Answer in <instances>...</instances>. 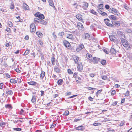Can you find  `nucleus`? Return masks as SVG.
I'll list each match as a JSON object with an SVG mask.
<instances>
[{
  "instance_id": "obj_41",
  "label": "nucleus",
  "mask_w": 132,
  "mask_h": 132,
  "mask_svg": "<svg viewBox=\"0 0 132 132\" xmlns=\"http://www.w3.org/2000/svg\"><path fill=\"white\" fill-rule=\"evenodd\" d=\"M5 31L9 33H11L12 32L11 29L9 27H6Z\"/></svg>"
},
{
  "instance_id": "obj_7",
  "label": "nucleus",
  "mask_w": 132,
  "mask_h": 132,
  "mask_svg": "<svg viewBox=\"0 0 132 132\" xmlns=\"http://www.w3.org/2000/svg\"><path fill=\"white\" fill-rule=\"evenodd\" d=\"M110 22V20L108 19H104V22L107 26L110 27H114V26L112 24L110 23L109 22Z\"/></svg>"
},
{
  "instance_id": "obj_61",
  "label": "nucleus",
  "mask_w": 132,
  "mask_h": 132,
  "mask_svg": "<svg viewBox=\"0 0 132 132\" xmlns=\"http://www.w3.org/2000/svg\"><path fill=\"white\" fill-rule=\"evenodd\" d=\"M103 51L105 52L106 54H109L108 51L107 49H103Z\"/></svg>"
},
{
  "instance_id": "obj_62",
  "label": "nucleus",
  "mask_w": 132,
  "mask_h": 132,
  "mask_svg": "<svg viewBox=\"0 0 132 132\" xmlns=\"http://www.w3.org/2000/svg\"><path fill=\"white\" fill-rule=\"evenodd\" d=\"M5 75L6 77L9 78H10V76L8 73H5Z\"/></svg>"
},
{
  "instance_id": "obj_9",
  "label": "nucleus",
  "mask_w": 132,
  "mask_h": 132,
  "mask_svg": "<svg viewBox=\"0 0 132 132\" xmlns=\"http://www.w3.org/2000/svg\"><path fill=\"white\" fill-rule=\"evenodd\" d=\"M100 59L99 58H97L96 57H94L92 60V61H90V62L93 63H97L100 60Z\"/></svg>"
},
{
  "instance_id": "obj_14",
  "label": "nucleus",
  "mask_w": 132,
  "mask_h": 132,
  "mask_svg": "<svg viewBox=\"0 0 132 132\" xmlns=\"http://www.w3.org/2000/svg\"><path fill=\"white\" fill-rule=\"evenodd\" d=\"M76 130H83L85 129V127L82 125L80 126L75 128Z\"/></svg>"
},
{
  "instance_id": "obj_22",
  "label": "nucleus",
  "mask_w": 132,
  "mask_h": 132,
  "mask_svg": "<svg viewBox=\"0 0 132 132\" xmlns=\"http://www.w3.org/2000/svg\"><path fill=\"white\" fill-rule=\"evenodd\" d=\"M76 17L77 19L81 21H83V20L82 19V15L81 14H78L76 15Z\"/></svg>"
},
{
  "instance_id": "obj_64",
  "label": "nucleus",
  "mask_w": 132,
  "mask_h": 132,
  "mask_svg": "<svg viewBox=\"0 0 132 132\" xmlns=\"http://www.w3.org/2000/svg\"><path fill=\"white\" fill-rule=\"evenodd\" d=\"M15 71L18 73H20V70L18 68H16L15 70Z\"/></svg>"
},
{
  "instance_id": "obj_44",
  "label": "nucleus",
  "mask_w": 132,
  "mask_h": 132,
  "mask_svg": "<svg viewBox=\"0 0 132 132\" xmlns=\"http://www.w3.org/2000/svg\"><path fill=\"white\" fill-rule=\"evenodd\" d=\"M40 23L43 25H45L47 24V22L44 20H43L40 22Z\"/></svg>"
},
{
  "instance_id": "obj_45",
  "label": "nucleus",
  "mask_w": 132,
  "mask_h": 132,
  "mask_svg": "<svg viewBox=\"0 0 132 132\" xmlns=\"http://www.w3.org/2000/svg\"><path fill=\"white\" fill-rule=\"evenodd\" d=\"M39 20H40L38 18H35L34 19V22L35 23H36L37 22V23L39 22Z\"/></svg>"
},
{
  "instance_id": "obj_57",
  "label": "nucleus",
  "mask_w": 132,
  "mask_h": 132,
  "mask_svg": "<svg viewBox=\"0 0 132 132\" xmlns=\"http://www.w3.org/2000/svg\"><path fill=\"white\" fill-rule=\"evenodd\" d=\"M85 38H89L90 37L88 33L85 34Z\"/></svg>"
},
{
  "instance_id": "obj_52",
  "label": "nucleus",
  "mask_w": 132,
  "mask_h": 132,
  "mask_svg": "<svg viewBox=\"0 0 132 132\" xmlns=\"http://www.w3.org/2000/svg\"><path fill=\"white\" fill-rule=\"evenodd\" d=\"M102 79L104 80L107 79L108 77L106 76H101Z\"/></svg>"
},
{
  "instance_id": "obj_46",
  "label": "nucleus",
  "mask_w": 132,
  "mask_h": 132,
  "mask_svg": "<svg viewBox=\"0 0 132 132\" xmlns=\"http://www.w3.org/2000/svg\"><path fill=\"white\" fill-rule=\"evenodd\" d=\"M16 18L18 19V20L17 21L18 22H22V21H21V20H22V19H21V18L19 16H16Z\"/></svg>"
},
{
  "instance_id": "obj_23",
  "label": "nucleus",
  "mask_w": 132,
  "mask_h": 132,
  "mask_svg": "<svg viewBox=\"0 0 132 132\" xmlns=\"http://www.w3.org/2000/svg\"><path fill=\"white\" fill-rule=\"evenodd\" d=\"M7 25L10 27H11L13 25V23L11 21H8L7 22Z\"/></svg>"
},
{
  "instance_id": "obj_43",
  "label": "nucleus",
  "mask_w": 132,
  "mask_h": 132,
  "mask_svg": "<svg viewBox=\"0 0 132 132\" xmlns=\"http://www.w3.org/2000/svg\"><path fill=\"white\" fill-rule=\"evenodd\" d=\"M90 12L96 15H97V13L93 9H92L90 10Z\"/></svg>"
},
{
  "instance_id": "obj_31",
  "label": "nucleus",
  "mask_w": 132,
  "mask_h": 132,
  "mask_svg": "<svg viewBox=\"0 0 132 132\" xmlns=\"http://www.w3.org/2000/svg\"><path fill=\"white\" fill-rule=\"evenodd\" d=\"M55 59L54 56H52L51 57V61L53 65L54 64L55 62Z\"/></svg>"
},
{
  "instance_id": "obj_8",
  "label": "nucleus",
  "mask_w": 132,
  "mask_h": 132,
  "mask_svg": "<svg viewBox=\"0 0 132 132\" xmlns=\"http://www.w3.org/2000/svg\"><path fill=\"white\" fill-rule=\"evenodd\" d=\"M84 47V46L83 44H80L77 46L76 48V50L77 52H79L81 51Z\"/></svg>"
},
{
  "instance_id": "obj_30",
  "label": "nucleus",
  "mask_w": 132,
  "mask_h": 132,
  "mask_svg": "<svg viewBox=\"0 0 132 132\" xmlns=\"http://www.w3.org/2000/svg\"><path fill=\"white\" fill-rule=\"evenodd\" d=\"M45 73L44 71H42L40 74V78L41 79H43L45 76Z\"/></svg>"
},
{
  "instance_id": "obj_58",
  "label": "nucleus",
  "mask_w": 132,
  "mask_h": 132,
  "mask_svg": "<svg viewBox=\"0 0 132 132\" xmlns=\"http://www.w3.org/2000/svg\"><path fill=\"white\" fill-rule=\"evenodd\" d=\"M5 125V123L4 122L1 123L0 124V126L3 127H4Z\"/></svg>"
},
{
  "instance_id": "obj_26",
  "label": "nucleus",
  "mask_w": 132,
  "mask_h": 132,
  "mask_svg": "<svg viewBox=\"0 0 132 132\" xmlns=\"http://www.w3.org/2000/svg\"><path fill=\"white\" fill-rule=\"evenodd\" d=\"M63 83V81L62 79H59L57 82V83L59 85H61Z\"/></svg>"
},
{
  "instance_id": "obj_21",
  "label": "nucleus",
  "mask_w": 132,
  "mask_h": 132,
  "mask_svg": "<svg viewBox=\"0 0 132 132\" xmlns=\"http://www.w3.org/2000/svg\"><path fill=\"white\" fill-rule=\"evenodd\" d=\"M83 5L82 6V8L85 10L87 8L88 6V4L86 2H83Z\"/></svg>"
},
{
  "instance_id": "obj_37",
  "label": "nucleus",
  "mask_w": 132,
  "mask_h": 132,
  "mask_svg": "<svg viewBox=\"0 0 132 132\" xmlns=\"http://www.w3.org/2000/svg\"><path fill=\"white\" fill-rule=\"evenodd\" d=\"M67 72L69 75H72L73 73V72L70 69H68L67 70Z\"/></svg>"
},
{
  "instance_id": "obj_16",
  "label": "nucleus",
  "mask_w": 132,
  "mask_h": 132,
  "mask_svg": "<svg viewBox=\"0 0 132 132\" xmlns=\"http://www.w3.org/2000/svg\"><path fill=\"white\" fill-rule=\"evenodd\" d=\"M6 94L7 96L11 95L13 94L12 91L10 89H7L6 92Z\"/></svg>"
},
{
  "instance_id": "obj_15",
  "label": "nucleus",
  "mask_w": 132,
  "mask_h": 132,
  "mask_svg": "<svg viewBox=\"0 0 132 132\" xmlns=\"http://www.w3.org/2000/svg\"><path fill=\"white\" fill-rule=\"evenodd\" d=\"M48 2L49 3V5L52 7L55 10L56 9L55 6L54 5L53 1L52 0H48Z\"/></svg>"
},
{
  "instance_id": "obj_49",
  "label": "nucleus",
  "mask_w": 132,
  "mask_h": 132,
  "mask_svg": "<svg viewBox=\"0 0 132 132\" xmlns=\"http://www.w3.org/2000/svg\"><path fill=\"white\" fill-rule=\"evenodd\" d=\"M125 95L126 96H129L130 95V92L129 90H127L125 94Z\"/></svg>"
},
{
  "instance_id": "obj_18",
  "label": "nucleus",
  "mask_w": 132,
  "mask_h": 132,
  "mask_svg": "<svg viewBox=\"0 0 132 132\" xmlns=\"http://www.w3.org/2000/svg\"><path fill=\"white\" fill-rule=\"evenodd\" d=\"M23 9L26 10H29V7L25 3H23L22 6Z\"/></svg>"
},
{
  "instance_id": "obj_48",
  "label": "nucleus",
  "mask_w": 132,
  "mask_h": 132,
  "mask_svg": "<svg viewBox=\"0 0 132 132\" xmlns=\"http://www.w3.org/2000/svg\"><path fill=\"white\" fill-rule=\"evenodd\" d=\"M93 125L94 126H97L101 125V123H100L97 122L95 123H93Z\"/></svg>"
},
{
  "instance_id": "obj_1",
  "label": "nucleus",
  "mask_w": 132,
  "mask_h": 132,
  "mask_svg": "<svg viewBox=\"0 0 132 132\" xmlns=\"http://www.w3.org/2000/svg\"><path fill=\"white\" fill-rule=\"evenodd\" d=\"M121 42L123 46L127 50H129L131 48V46L130 44L125 39L122 38Z\"/></svg>"
},
{
  "instance_id": "obj_60",
  "label": "nucleus",
  "mask_w": 132,
  "mask_h": 132,
  "mask_svg": "<svg viewBox=\"0 0 132 132\" xmlns=\"http://www.w3.org/2000/svg\"><path fill=\"white\" fill-rule=\"evenodd\" d=\"M80 120H81V119H75L74 120V122H77Z\"/></svg>"
},
{
  "instance_id": "obj_35",
  "label": "nucleus",
  "mask_w": 132,
  "mask_h": 132,
  "mask_svg": "<svg viewBox=\"0 0 132 132\" xmlns=\"http://www.w3.org/2000/svg\"><path fill=\"white\" fill-rule=\"evenodd\" d=\"M10 82L12 83L15 84L17 82L16 80L12 78L10 79Z\"/></svg>"
},
{
  "instance_id": "obj_19",
  "label": "nucleus",
  "mask_w": 132,
  "mask_h": 132,
  "mask_svg": "<svg viewBox=\"0 0 132 132\" xmlns=\"http://www.w3.org/2000/svg\"><path fill=\"white\" fill-rule=\"evenodd\" d=\"M86 56L90 61V62L92 61V55L91 54L89 53H87L86 54Z\"/></svg>"
},
{
  "instance_id": "obj_39",
  "label": "nucleus",
  "mask_w": 132,
  "mask_h": 132,
  "mask_svg": "<svg viewBox=\"0 0 132 132\" xmlns=\"http://www.w3.org/2000/svg\"><path fill=\"white\" fill-rule=\"evenodd\" d=\"M103 5L102 4H100L98 5L97 6V7L99 9H103Z\"/></svg>"
},
{
  "instance_id": "obj_51",
  "label": "nucleus",
  "mask_w": 132,
  "mask_h": 132,
  "mask_svg": "<svg viewBox=\"0 0 132 132\" xmlns=\"http://www.w3.org/2000/svg\"><path fill=\"white\" fill-rule=\"evenodd\" d=\"M52 35L53 38L54 39H56L57 38V36L56 35V33L55 32L53 33Z\"/></svg>"
},
{
  "instance_id": "obj_36",
  "label": "nucleus",
  "mask_w": 132,
  "mask_h": 132,
  "mask_svg": "<svg viewBox=\"0 0 132 132\" xmlns=\"http://www.w3.org/2000/svg\"><path fill=\"white\" fill-rule=\"evenodd\" d=\"M15 8V6L13 2L10 5V8L11 10H13Z\"/></svg>"
},
{
  "instance_id": "obj_25",
  "label": "nucleus",
  "mask_w": 132,
  "mask_h": 132,
  "mask_svg": "<svg viewBox=\"0 0 132 132\" xmlns=\"http://www.w3.org/2000/svg\"><path fill=\"white\" fill-rule=\"evenodd\" d=\"M5 107L6 109H8L11 110L12 108V107L11 104H7L5 105Z\"/></svg>"
},
{
  "instance_id": "obj_34",
  "label": "nucleus",
  "mask_w": 132,
  "mask_h": 132,
  "mask_svg": "<svg viewBox=\"0 0 132 132\" xmlns=\"http://www.w3.org/2000/svg\"><path fill=\"white\" fill-rule=\"evenodd\" d=\"M30 50H29L28 49H27L25 51L24 53L23 54V55H27L29 54L30 53Z\"/></svg>"
},
{
  "instance_id": "obj_53",
  "label": "nucleus",
  "mask_w": 132,
  "mask_h": 132,
  "mask_svg": "<svg viewBox=\"0 0 132 132\" xmlns=\"http://www.w3.org/2000/svg\"><path fill=\"white\" fill-rule=\"evenodd\" d=\"M87 88L88 89V90H94L95 89V88H93L92 87H88L86 88Z\"/></svg>"
},
{
  "instance_id": "obj_56",
  "label": "nucleus",
  "mask_w": 132,
  "mask_h": 132,
  "mask_svg": "<svg viewBox=\"0 0 132 132\" xmlns=\"http://www.w3.org/2000/svg\"><path fill=\"white\" fill-rule=\"evenodd\" d=\"M64 33L63 32H59L58 34V35L59 36L62 37L64 35Z\"/></svg>"
},
{
  "instance_id": "obj_10",
  "label": "nucleus",
  "mask_w": 132,
  "mask_h": 132,
  "mask_svg": "<svg viewBox=\"0 0 132 132\" xmlns=\"http://www.w3.org/2000/svg\"><path fill=\"white\" fill-rule=\"evenodd\" d=\"M73 58L75 63L76 64H78L79 63V57L74 55L73 56Z\"/></svg>"
},
{
  "instance_id": "obj_54",
  "label": "nucleus",
  "mask_w": 132,
  "mask_h": 132,
  "mask_svg": "<svg viewBox=\"0 0 132 132\" xmlns=\"http://www.w3.org/2000/svg\"><path fill=\"white\" fill-rule=\"evenodd\" d=\"M45 18L44 16V15L43 14H41L40 16V17L39 18L41 20H42L44 19Z\"/></svg>"
},
{
  "instance_id": "obj_11",
  "label": "nucleus",
  "mask_w": 132,
  "mask_h": 132,
  "mask_svg": "<svg viewBox=\"0 0 132 132\" xmlns=\"http://www.w3.org/2000/svg\"><path fill=\"white\" fill-rule=\"evenodd\" d=\"M112 24H113V26L114 25L115 26L118 27L120 25V22L118 21H115L112 20L111 21Z\"/></svg>"
},
{
  "instance_id": "obj_5",
  "label": "nucleus",
  "mask_w": 132,
  "mask_h": 132,
  "mask_svg": "<svg viewBox=\"0 0 132 132\" xmlns=\"http://www.w3.org/2000/svg\"><path fill=\"white\" fill-rule=\"evenodd\" d=\"M30 31L32 33H34L36 31V26L34 23H32L30 26Z\"/></svg>"
},
{
  "instance_id": "obj_28",
  "label": "nucleus",
  "mask_w": 132,
  "mask_h": 132,
  "mask_svg": "<svg viewBox=\"0 0 132 132\" xmlns=\"http://www.w3.org/2000/svg\"><path fill=\"white\" fill-rule=\"evenodd\" d=\"M43 41L40 39L37 42L38 45H40L42 47L43 45Z\"/></svg>"
},
{
  "instance_id": "obj_3",
  "label": "nucleus",
  "mask_w": 132,
  "mask_h": 132,
  "mask_svg": "<svg viewBox=\"0 0 132 132\" xmlns=\"http://www.w3.org/2000/svg\"><path fill=\"white\" fill-rule=\"evenodd\" d=\"M56 65L54 67V70L57 73H60L61 72V67H60L58 62L56 63Z\"/></svg>"
},
{
  "instance_id": "obj_12",
  "label": "nucleus",
  "mask_w": 132,
  "mask_h": 132,
  "mask_svg": "<svg viewBox=\"0 0 132 132\" xmlns=\"http://www.w3.org/2000/svg\"><path fill=\"white\" fill-rule=\"evenodd\" d=\"M77 26L79 30H82L84 28L83 24L80 22H78L77 23Z\"/></svg>"
},
{
  "instance_id": "obj_55",
  "label": "nucleus",
  "mask_w": 132,
  "mask_h": 132,
  "mask_svg": "<svg viewBox=\"0 0 132 132\" xmlns=\"http://www.w3.org/2000/svg\"><path fill=\"white\" fill-rule=\"evenodd\" d=\"M13 130H14L20 131L21 130V129L19 128H13Z\"/></svg>"
},
{
  "instance_id": "obj_27",
  "label": "nucleus",
  "mask_w": 132,
  "mask_h": 132,
  "mask_svg": "<svg viewBox=\"0 0 132 132\" xmlns=\"http://www.w3.org/2000/svg\"><path fill=\"white\" fill-rule=\"evenodd\" d=\"M28 83L30 85L35 86L37 84L36 82L35 81H31L29 82H28Z\"/></svg>"
},
{
  "instance_id": "obj_2",
  "label": "nucleus",
  "mask_w": 132,
  "mask_h": 132,
  "mask_svg": "<svg viewBox=\"0 0 132 132\" xmlns=\"http://www.w3.org/2000/svg\"><path fill=\"white\" fill-rule=\"evenodd\" d=\"M109 11L111 13L119 18H120L121 16L119 12L114 8H111L109 10Z\"/></svg>"
},
{
  "instance_id": "obj_4",
  "label": "nucleus",
  "mask_w": 132,
  "mask_h": 132,
  "mask_svg": "<svg viewBox=\"0 0 132 132\" xmlns=\"http://www.w3.org/2000/svg\"><path fill=\"white\" fill-rule=\"evenodd\" d=\"M63 44L65 47L68 49H70L71 46L70 43L67 40H64L63 42Z\"/></svg>"
},
{
  "instance_id": "obj_6",
  "label": "nucleus",
  "mask_w": 132,
  "mask_h": 132,
  "mask_svg": "<svg viewBox=\"0 0 132 132\" xmlns=\"http://www.w3.org/2000/svg\"><path fill=\"white\" fill-rule=\"evenodd\" d=\"M77 70L80 72H82L83 69V67L82 64L80 62L78 63V64H76Z\"/></svg>"
},
{
  "instance_id": "obj_24",
  "label": "nucleus",
  "mask_w": 132,
  "mask_h": 132,
  "mask_svg": "<svg viewBox=\"0 0 132 132\" xmlns=\"http://www.w3.org/2000/svg\"><path fill=\"white\" fill-rule=\"evenodd\" d=\"M76 82L77 83L79 84L81 82V78L79 77H78L77 78L75 79Z\"/></svg>"
},
{
  "instance_id": "obj_42",
  "label": "nucleus",
  "mask_w": 132,
  "mask_h": 132,
  "mask_svg": "<svg viewBox=\"0 0 132 132\" xmlns=\"http://www.w3.org/2000/svg\"><path fill=\"white\" fill-rule=\"evenodd\" d=\"M31 101L33 103H34L36 102V99L35 96H33L31 99Z\"/></svg>"
},
{
  "instance_id": "obj_63",
  "label": "nucleus",
  "mask_w": 132,
  "mask_h": 132,
  "mask_svg": "<svg viewBox=\"0 0 132 132\" xmlns=\"http://www.w3.org/2000/svg\"><path fill=\"white\" fill-rule=\"evenodd\" d=\"M31 55H32V56H31L33 58H34L35 56V52H34L33 53H31Z\"/></svg>"
},
{
  "instance_id": "obj_50",
  "label": "nucleus",
  "mask_w": 132,
  "mask_h": 132,
  "mask_svg": "<svg viewBox=\"0 0 132 132\" xmlns=\"http://www.w3.org/2000/svg\"><path fill=\"white\" fill-rule=\"evenodd\" d=\"M101 63L103 65H105L106 64V61L105 60H103L101 61Z\"/></svg>"
},
{
  "instance_id": "obj_13",
  "label": "nucleus",
  "mask_w": 132,
  "mask_h": 132,
  "mask_svg": "<svg viewBox=\"0 0 132 132\" xmlns=\"http://www.w3.org/2000/svg\"><path fill=\"white\" fill-rule=\"evenodd\" d=\"M109 38L111 40L113 41L114 42H117V39L116 38V37L113 35H111L109 36Z\"/></svg>"
},
{
  "instance_id": "obj_17",
  "label": "nucleus",
  "mask_w": 132,
  "mask_h": 132,
  "mask_svg": "<svg viewBox=\"0 0 132 132\" xmlns=\"http://www.w3.org/2000/svg\"><path fill=\"white\" fill-rule=\"evenodd\" d=\"M97 11L99 13H100L102 16H108V15L106 13L102 11L100 9H98L97 10Z\"/></svg>"
},
{
  "instance_id": "obj_38",
  "label": "nucleus",
  "mask_w": 132,
  "mask_h": 132,
  "mask_svg": "<svg viewBox=\"0 0 132 132\" xmlns=\"http://www.w3.org/2000/svg\"><path fill=\"white\" fill-rule=\"evenodd\" d=\"M41 14L40 12H38L34 14V15L35 16L38 17L39 18Z\"/></svg>"
},
{
  "instance_id": "obj_29",
  "label": "nucleus",
  "mask_w": 132,
  "mask_h": 132,
  "mask_svg": "<svg viewBox=\"0 0 132 132\" xmlns=\"http://www.w3.org/2000/svg\"><path fill=\"white\" fill-rule=\"evenodd\" d=\"M36 34L39 38H41L43 37V34L39 31L37 32Z\"/></svg>"
},
{
  "instance_id": "obj_20",
  "label": "nucleus",
  "mask_w": 132,
  "mask_h": 132,
  "mask_svg": "<svg viewBox=\"0 0 132 132\" xmlns=\"http://www.w3.org/2000/svg\"><path fill=\"white\" fill-rule=\"evenodd\" d=\"M109 18L111 20H116L117 19V17L116 16H114V15H111L109 16Z\"/></svg>"
},
{
  "instance_id": "obj_40",
  "label": "nucleus",
  "mask_w": 132,
  "mask_h": 132,
  "mask_svg": "<svg viewBox=\"0 0 132 132\" xmlns=\"http://www.w3.org/2000/svg\"><path fill=\"white\" fill-rule=\"evenodd\" d=\"M78 73L77 72H75L73 73V77L75 79H76L78 78Z\"/></svg>"
},
{
  "instance_id": "obj_33",
  "label": "nucleus",
  "mask_w": 132,
  "mask_h": 132,
  "mask_svg": "<svg viewBox=\"0 0 132 132\" xmlns=\"http://www.w3.org/2000/svg\"><path fill=\"white\" fill-rule=\"evenodd\" d=\"M67 38L70 39H72L73 38V35L72 34H69L67 37Z\"/></svg>"
},
{
  "instance_id": "obj_47",
  "label": "nucleus",
  "mask_w": 132,
  "mask_h": 132,
  "mask_svg": "<svg viewBox=\"0 0 132 132\" xmlns=\"http://www.w3.org/2000/svg\"><path fill=\"white\" fill-rule=\"evenodd\" d=\"M69 114V112L68 111H65L63 114L65 116H68Z\"/></svg>"
},
{
  "instance_id": "obj_32",
  "label": "nucleus",
  "mask_w": 132,
  "mask_h": 132,
  "mask_svg": "<svg viewBox=\"0 0 132 132\" xmlns=\"http://www.w3.org/2000/svg\"><path fill=\"white\" fill-rule=\"evenodd\" d=\"M110 52L112 54H115L116 51L115 49L113 48H111L110 50Z\"/></svg>"
},
{
  "instance_id": "obj_59",
  "label": "nucleus",
  "mask_w": 132,
  "mask_h": 132,
  "mask_svg": "<svg viewBox=\"0 0 132 132\" xmlns=\"http://www.w3.org/2000/svg\"><path fill=\"white\" fill-rule=\"evenodd\" d=\"M116 91L115 90H112L111 92V95H113L116 94Z\"/></svg>"
}]
</instances>
